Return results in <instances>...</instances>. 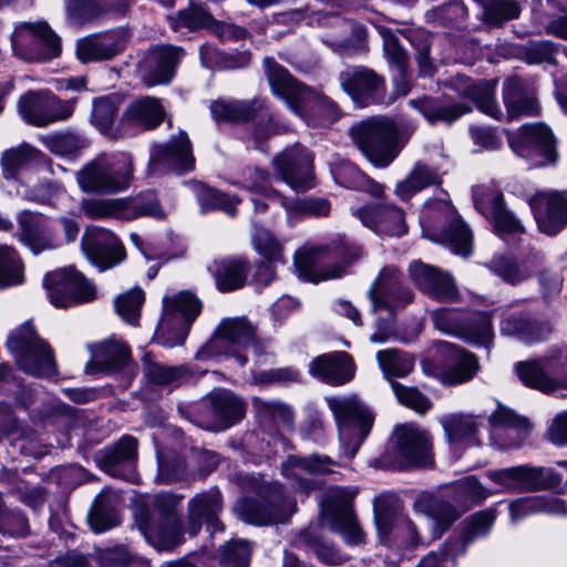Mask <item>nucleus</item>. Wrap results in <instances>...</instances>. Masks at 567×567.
<instances>
[{"instance_id": "obj_40", "label": "nucleus", "mask_w": 567, "mask_h": 567, "mask_svg": "<svg viewBox=\"0 0 567 567\" xmlns=\"http://www.w3.org/2000/svg\"><path fill=\"white\" fill-rule=\"evenodd\" d=\"M121 199V219L133 220L141 217H151L156 220L166 219L157 195L152 190L141 192L135 196Z\"/></svg>"}, {"instance_id": "obj_17", "label": "nucleus", "mask_w": 567, "mask_h": 567, "mask_svg": "<svg viewBox=\"0 0 567 567\" xmlns=\"http://www.w3.org/2000/svg\"><path fill=\"white\" fill-rule=\"evenodd\" d=\"M296 502L285 495L279 484L269 486L267 505H257L250 501L240 504L244 518L257 525L285 523L296 512Z\"/></svg>"}, {"instance_id": "obj_9", "label": "nucleus", "mask_w": 567, "mask_h": 567, "mask_svg": "<svg viewBox=\"0 0 567 567\" xmlns=\"http://www.w3.org/2000/svg\"><path fill=\"white\" fill-rule=\"evenodd\" d=\"M11 41L13 52L25 61L51 60L61 52L59 37L44 21L20 24Z\"/></svg>"}, {"instance_id": "obj_5", "label": "nucleus", "mask_w": 567, "mask_h": 567, "mask_svg": "<svg viewBox=\"0 0 567 567\" xmlns=\"http://www.w3.org/2000/svg\"><path fill=\"white\" fill-rule=\"evenodd\" d=\"M7 348L19 368L29 374L43 378L53 375L56 371L51 347L35 333L30 322L10 332Z\"/></svg>"}, {"instance_id": "obj_46", "label": "nucleus", "mask_w": 567, "mask_h": 567, "mask_svg": "<svg viewBox=\"0 0 567 567\" xmlns=\"http://www.w3.org/2000/svg\"><path fill=\"white\" fill-rule=\"evenodd\" d=\"M137 441L133 436H123L115 444L103 449L97 462L100 466L112 475H118L117 466L125 462H132L136 458Z\"/></svg>"}, {"instance_id": "obj_32", "label": "nucleus", "mask_w": 567, "mask_h": 567, "mask_svg": "<svg viewBox=\"0 0 567 567\" xmlns=\"http://www.w3.org/2000/svg\"><path fill=\"white\" fill-rule=\"evenodd\" d=\"M154 502L162 512V517L153 537L156 538V546L159 549H171L182 542L181 523L174 511L179 499L172 494H158Z\"/></svg>"}, {"instance_id": "obj_48", "label": "nucleus", "mask_w": 567, "mask_h": 567, "mask_svg": "<svg viewBox=\"0 0 567 567\" xmlns=\"http://www.w3.org/2000/svg\"><path fill=\"white\" fill-rule=\"evenodd\" d=\"M447 347L455 362L443 372V382L447 385H456L472 380L478 370L476 357L464 349L451 344Z\"/></svg>"}, {"instance_id": "obj_24", "label": "nucleus", "mask_w": 567, "mask_h": 567, "mask_svg": "<svg viewBox=\"0 0 567 567\" xmlns=\"http://www.w3.org/2000/svg\"><path fill=\"white\" fill-rule=\"evenodd\" d=\"M123 42L122 30L93 33L76 41L75 55L82 63L107 61L123 50Z\"/></svg>"}, {"instance_id": "obj_63", "label": "nucleus", "mask_w": 567, "mask_h": 567, "mask_svg": "<svg viewBox=\"0 0 567 567\" xmlns=\"http://www.w3.org/2000/svg\"><path fill=\"white\" fill-rule=\"evenodd\" d=\"M392 390L399 402L417 413H425L432 408V402L416 388L405 386L399 382H391Z\"/></svg>"}, {"instance_id": "obj_50", "label": "nucleus", "mask_w": 567, "mask_h": 567, "mask_svg": "<svg viewBox=\"0 0 567 567\" xmlns=\"http://www.w3.org/2000/svg\"><path fill=\"white\" fill-rule=\"evenodd\" d=\"M214 276L220 291H233L244 286L247 264L239 259H224L215 264Z\"/></svg>"}, {"instance_id": "obj_29", "label": "nucleus", "mask_w": 567, "mask_h": 567, "mask_svg": "<svg viewBox=\"0 0 567 567\" xmlns=\"http://www.w3.org/2000/svg\"><path fill=\"white\" fill-rule=\"evenodd\" d=\"M374 520L380 540L384 544L390 542L392 534L394 538L406 534L409 545L429 540L424 535L419 537L416 526L409 518L395 517L393 509L383 502L377 501L374 504Z\"/></svg>"}, {"instance_id": "obj_6", "label": "nucleus", "mask_w": 567, "mask_h": 567, "mask_svg": "<svg viewBox=\"0 0 567 567\" xmlns=\"http://www.w3.org/2000/svg\"><path fill=\"white\" fill-rule=\"evenodd\" d=\"M202 308V301L188 290L164 297L162 318L157 326V337L162 339L163 344H182Z\"/></svg>"}, {"instance_id": "obj_7", "label": "nucleus", "mask_w": 567, "mask_h": 567, "mask_svg": "<svg viewBox=\"0 0 567 567\" xmlns=\"http://www.w3.org/2000/svg\"><path fill=\"white\" fill-rule=\"evenodd\" d=\"M246 349H251L256 355L260 353L256 328L245 318L224 319L197 357L233 354L244 365L247 357L240 351Z\"/></svg>"}, {"instance_id": "obj_61", "label": "nucleus", "mask_w": 567, "mask_h": 567, "mask_svg": "<svg viewBox=\"0 0 567 567\" xmlns=\"http://www.w3.org/2000/svg\"><path fill=\"white\" fill-rule=\"evenodd\" d=\"M217 22L212 14L197 4H190L188 8L181 10L172 22L174 29L186 28L189 30L214 28Z\"/></svg>"}, {"instance_id": "obj_53", "label": "nucleus", "mask_w": 567, "mask_h": 567, "mask_svg": "<svg viewBox=\"0 0 567 567\" xmlns=\"http://www.w3.org/2000/svg\"><path fill=\"white\" fill-rule=\"evenodd\" d=\"M114 501L115 497L110 494L96 496L87 515L89 524L95 533H103L118 524Z\"/></svg>"}, {"instance_id": "obj_54", "label": "nucleus", "mask_w": 567, "mask_h": 567, "mask_svg": "<svg viewBox=\"0 0 567 567\" xmlns=\"http://www.w3.org/2000/svg\"><path fill=\"white\" fill-rule=\"evenodd\" d=\"M377 360L386 379L404 378L414 368V359L396 349H386L377 353Z\"/></svg>"}, {"instance_id": "obj_55", "label": "nucleus", "mask_w": 567, "mask_h": 567, "mask_svg": "<svg viewBox=\"0 0 567 567\" xmlns=\"http://www.w3.org/2000/svg\"><path fill=\"white\" fill-rule=\"evenodd\" d=\"M460 517L456 508L443 501H434L429 507L425 517L426 527L432 529V535L429 539H436Z\"/></svg>"}, {"instance_id": "obj_41", "label": "nucleus", "mask_w": 567, "mask_h": 567, "mask_svg": "<svg viewBox=\"0 0 567 567\" xmlns=\"http://www.w3.org/2000/svg\"><path fill=\"white\" fill-rule=\"evenodd\" d=\"M409 105L417 110L431 124L436 122L452 123L472 111L470 106L464 104H446L442 99L430 96L410 100Z\"/></svg>"}, {"instance_id": "obj_18", "label": "nucleus", "mask_w": 567, "mask_h": 567, "mask_svg": "<svg viewBox=\"0 0 567 567\" xmlns=\"http://www.w3.org/2000/svg\"><path fill=\"white\" fill-rule=\"evenodd\" d=\"M435 328L444 333L460 336L462 338L487 344L493 337V326L489 313H481L476 320L464 326L460 320V313L454 309L441 308L431 313Z\"/></svg>"}, {"instance_id": "obj_60", "label": "nucleus", "mask_w": 567, "mask_h": 567, "mask_svg": "<svg viewBox=\"0 0 567 567\" xmlns=\"http://www.w3.org/2000/svg\"><path fill=\"white\" fill-rule=\"evenodd\" d=\"M144 300V291L140 288H133L115 299L116 312L125 322L137 326Z\"/></svg>"}, {"instance_id": "obj_39", "label": "nucleus", "mask_w": 567, "mask_h": 567, "mask_svg": "<svg viewBox=\"0 0 567 567\" xmlns=\"http://www.w3.org/2000/svg\"><path fill=\"white\" fill-rule=\"evenodd\" d=\"M207 399L214 420L223 427H229L245 416V403L229 390H214L208 394Z\"/></svg>"}, {"instance_id": "obj_26", "label": "nucleus", "mask_w": 567, "mask_h": 567, "mask_svg": "<svg viewBox=\"0 0 567 567\" xmlns=\"http://www.w3.org/2000/svg\"><path fill=\"white\" fill-rule=\"evenodd\" d=\"M309 371L328 384L342 385L354 378L355 365L349 353L337 351L317 357Z\"/></svg>"}, {"instance_id": "obj_1", "label": "nucleus", "mask_w": 567, "mask_h": 567, "mask_svg": "<svg viewBox=\"0 0 567 567\" xmlns=\"http://www.w3.org/2000/svg\"><path fill=\"white\" fill-rule=\"evenodd\" d=\"M415 132L412 123L398 124L388 116H373L350 127L349 134L375 167H388Z\"/></svg>"}, {"instance_id": "obj_49", "label": "nucleus", "mask_w": 567, "mask_h": 567, "mask_svg": "<svg viewBox=\"0 0 567 567\" xmlns=\"http://www.w3.org/2000/svg\"><path fill=\"white\" fill-rule=\"evenodd\" d=\"M493 434L506 430L515 432V443H523L529 434L530 423L527 419L517 415L513 410L497 403L496 410L488 417Z\"/></svg>"}, {"instance_id": "obj_12", "label": "nucleus", "mask_w": 567, "mask_h": 567, "mask_svg": "<svg viewBox=\"0 0 567 567\" xmlns=\"http://www.w3.org/2000/svg\"><path fill=\"white\" fill-rule=\"evenodd\" d=\"M44 286L51 303L56 308H69L95 298V289L73 267L48 274Z\"/></svg>"}, {"instance_id": "obj_33", "label": "nucleus", "mask_w": 567, "mask_h": 567, "mask_svg": "<svg viewBox=\"0 0 567 567\" xmlns=\"http://www.w3.org/2000/svg\"><path fill=\"white\" fill-rule=\"evenodd\" d=\"M282 179L297 190L312 186V158L309 154L282 153L274 158Z\"/></svg>"}, {"instance_id": "obj_25", "label": "nucleus", "mask_w": 567, "mask_h": 567, "mask_svg": "<svg viewBox=\"0 0 567 567\" xmlns=\"http://www.w3.org/2000/svg\"><path fill=\"white\" fill-rule=\"evenodd\" d=\"M17 221L19 240L34 254L58 247L56 238L42 214L23 210L18 215Z\"/></svg>"}, {"instance_id": "obj_35", "label": "nucleus", "mask_w": 567, "mask_h": 567, "mask_svg": "<svg viewBox=\"0 0 567 567\" xmlns=\"http://www.w3.org/2000/svg\"><path fill=\"white\" fill-rule=\"evenodd\" d=\"M439 423L449 444H478L476 435L483 424L482 416L462 412L445 413L439 417Z\"/></svg>"}, {"instance_id": "obj_23", "label": "nucleus", "mask_w": 567, "mask_h": 567, "mask_svg": "<svg viewBox=\"0 0 567 567\" xmlns=\"http://www.w3.org/2000/svg\"><path fill=\"white\" fill-rule=\"evenodd\" d=\"M195 158L192 154L190 141L185 132H179L165 144L156 145L152 150L150 166L153 171L163 167L179 172L192 171Z\"/></svg>"}, {"instance_id": "obj_20", "label": "nucleus", "mask_w": 567, "mask_h": 567, "mask_svg": "<svg viewBox=\"0 0 567 567\" xmlns=\"http://www.w3.org/2000/svg\"><path fill=\"white\" fill-rule=\"evenodd\" d=\"M340 84L353 102L360 106L380 102L384 80L365 66H351L340 73Z\"/></svg>"}, {"instance_id": "obj_21", "label": "nucleus", "mask_w": 567, "mask_h": 567, "mask_svg": "<svg viewBox=\"0 0 567 567\" xmlns=\"http://www.w3.org/2000/svg\"><path fill=\"white\" fill-rule=\"evenodd\" d=\"M410 276L415 286L431 298L440 301L458 300L460 293L451 274L421 261H413Z\"/></svg>"}, {"instance_id": "obj_42", "label": "nucleus", "mask_w": 567, "mask_h": 567, "mask_svg": "<svg viewBox=\"0 0 567 567\" xmlns=\"http://www.w3.org/2000/svg\"><path fill=\"white\" fill-rule=\"evenodd\" d=\"M455 84L458 86L460 93L473 100L480 111L493 118H501L502 111L494 99L495 82L481 81L473 83L465 76H457Z\"/></svg>"}, {"instance_id": "obj_44", "label": "nucleus", "mask_w": 567, "mask_h": 567, "mask_svg": "<svg viewBox=\"0 0 567 567\" xmlns=\"http://www.w3.org/2000/svg\"><path fill=\"white\" fill-rule=\"evenodd\" d=\"M441 176L436 168L422 162H416L406 177L395 185V195L401 200H409L422 189L441 184Z\"/></svg>"}, {"instance_id": "obj_3", "label": "nucleus", "mask_w": 567, "mask_h": 567, "mask_svg": "<svg viewBox=\"0 0 567 567\" xmlns=\"http://www.w3.org/2000/svg\"><path fill=\"white\" fill-rule=\"evenodd\" d=\"M266 75L274 95L286 101L292 112L300 116L308 113L326 111L329 118H334V105L327 97L301 85L287 69L278 64L272 58H265Z\"/></svg>"}, {"instance_id": "obj_57", "label": "nucleus", "mask_w": 567, "mask_h": 567, "mask_svg": "<svg viewBox=\"0 0 567 567\" xmlns=\"http://www.w3.org/2000/svg\"><path fill=\"white\" fill-rule=\"evenodd\" d=\"M23 279V264L17 250L0 246V287L19 285Z\"/></svg>"}, {"instance_id": "obj_31", "label": "nucleus", "mask_w": 567, "mask_h": 567, "mask_svg": "<svg viewBox=\"0 0 567 567\" xmlns=\"http://www.w3.org/2000/svg\"><path fill=\"white\" fill-rule=\"evenodd\" d=\"M333 464L330 457L323 455L313 454L308 457L290 455L281 464V472L286 477L296 481L298 488L307 494L315 488V482L303 475L329 473Z\"/></svg>"}, {"instance_id": "obj_27", "label": "nucleus", "mask_w": 567, "mask_h": 567, "mask_svg": "<svg viewBox=\"0 0 567 567\" xmlns=\"http://www.w3.org/2000/svg\"><path fill=\"white\" fill-rule=\"evenodd\" d=\"M223 508L221 495L218 489H209L195 495L188 502L189 534L195 536L203 524L220 529L219 514Z\"/></svg>"}, {"instance_id": "obj_2", "label": "nucleus", "mask_w": 567, "mask_h": 567, "mask_svg": "<svg viewBox=\"0 0 567 567\" xmlns=\"http://www.w3.org/2000/svg\"><path fill=\"white\" fill-rule=\"evenodd\" d=\"M133 171L130 154H102L76 172V182L84 193L115 194L128 188Z\"/></svg>"}, {"instance_id": "obj_14", "label": "nucleus", "mask_w": 567, "mask_h": 567, "mask_svg": "<svg viewBox=\"0 0 567 567\" xmlns=\"http://www.w3.org/2000/svg\"><path fill=\"white\" fill-rule=\"evenodd\" d=\"M74 104V100L62 101L45 92L28 93L19 101V112L28 123L45 126L68 120L73 113Z\"/></svg>"}, {"instance_id": "obj_37", "label": "nucleus", "mask_w": 567, "mask_h": 567, "mask_svg": "<svg viewBox=\"0 0 567 567\" xmlns=\"http://www.w3.org/2000/svg\"><path fill=\"white\" fill-rule=\"evenodd\" d=\"M553 331L548 321L530 318L526 313H513L501 322V332L517 338L523 342H535L547 338Z\"/></svg>"}, {"instance_id": "obj_15", "label": "nucleus", "mask_w": 567, "mask_h": 567, "mask_svg": "<svg viewBox=\"0 0 567 567\" xmlns=\"http://www.w3.org/2000/svg\"><path fill=\"white\" fill-rule=\"evenodd\" d=\"M475 208L489 219L498 234L523 233L522 223L506 207L503 194L488 185L473 188Z\"/></svg>"}, {"instance_id": "obj_36", "label": "nucleus", "mask_w": 567, "mask_h": 567, "mask_svg": "<svg viewBox=\"0 0 567 567\" xmlns=\"http://www.w3.org/2000/svg\"><path fill=\"white\" fill-rule=\"evenodd\" d=\"M165 117L161 101L146 96L133 101L127 105L121 117V125H132L143 130L157 127Z\"/></svg>"}, {"instance_id": "obj_28", "label": "nucleus", "mask_w": 567, "mask_h": 567, "mask_svg": "<svg viewBox=\"0 0 567 567\" xmlns=\"http://www.w3.org/2000/svg\"><path fill=\"white\" fill-rule=\"evenodd\" d=\"M358 217L380 235L402 236L406 233L404 213L394 205L365 206L358 209Z\"/></svg>"}, {"instance_id": "obj_56", "label": "nucleus", "mask_w": 567, "mask_h": 567, "mask_svg": "<svg viewBox=\"0 0 567 567\" xmlns=\"http://www.w3.org/2000/svg\"><path fill=\"white\" fill-rule=\"evenodd\" d=\"M130 359V351L118 341H106L94 352V362L101 370H120Z\"/></svg>"}, {"instance_id": "obj_10", "label": "nucleus", "mask_w": 567, "mask_h": 567, "mask_svg": "<svg viewBox=\"0 0 567 567\" xmlns=\"http://www.w3.org/2000/svg\"><path fill=\"white\" fill-rule=\"evenodd\" d=\"M487 477L508 492H537L558 487L561 476L550 467L517 465L487 473Z\"/></svg>"}, {"instance_id": "obj_19", "label": "nucleus", "mask_w": 567, "mask_h": 567, "mask_svg": "<svg viewBox=\"0 0 567 567\" xmlns=\"http://www.w3.org/2000/svg\"><path fill=\"white\" fill-rule=\"evenodd\" d=\"M81 247L89 260L101 269L114 267L125 258V250L118 238L104 228L85 230Z\"/></svg>"}, {"instance_id": "obj_38", "label": "nucleus", "mask_w": 567, "mask_h": 567, "mask_svg": "<svg viewBox=\"0 0 567 567\" xmlns=\"http://www.w3.org/2000/svg\"><path fill=\"white\" fill-rule=\"evenodd\" d=\"M503 100L509 120L523 115L534 116L539 113V105L534 93L516 78L508 79L505 82Z\"/></svg>"}, {"instance_id": "obj_30", "label": "nucleus", "mask_w": 567, "mask_h": 567, "mask_svg": "<svg viewBox=\"0 0 567 567\" xmlns=\"http://www.w3.org/2000/svg\"><path fill=\"white\" fill-rule=\"evenodd\" d=\"M395 452L409 464L423 465L427 462L431 441L427 432L413 425H401L395 430Z\"/></svg>"}, {"instance_id": "obj_47", "label": "nucleus", "mask_w": 567, "mask_h": 567, "mask_svg": "<svg viewBox=\"0 0 567 567\" xmlns=\"http://www.w3.org/2000/svg\"><path fill=\"white\" fill-rule=\"evenodd\" d=\"M118 111V101L114 96L96 97L92 102L91 123L103 135L116 140L122 136L120 130L114 127Z\"/></svg>"}, {"instance_id": "obj_11", "label": "nucleus", "mask_w": 567, "mask_h": 567, "mask_svg": "<svg viewBox=\"0 0 567 567\" xmlns=\"http://www.w3.org/2000/svg\"><path fill=\"white\" fill-rule=\"evenodd\" d=\"M355 493L348 488L331 487L322 501V517L330 527L340 533L348 544L363 542L364 534L359 527L352 511V498Z\"/></svg>"}, {"instance_id": "obj_34", "label": "nucleus", "mask_w": 567, "mask_h": 567, "mask_svg": "<svg viewBox=\"0 0 567 567\" xmlns=\"http://www.w3.org/2000/svg\"><path fill=\"white\" fill-rule=\"evenodd\" d=\"M326 247H303L295 255V267L303 280L317 284L323 280L337 279L344 274V267L336 265L332 268L319 270L317 265L323 259Z\"/></svg>"}, {"instance_id": "obj_22", "label": "nucleus", "mask_w": 567, "mask_h": 567, "mask_svg": "<svg viewBox=\"0 0 567 567\" xmlns=\"http://www.w3.org/2000/svg\"><path fill=\"white\" fill-rule=\"evenodd\" d=\"M528 203L543 233L555 235L567 224L566 193H537Z\"/></svg>"}, {"instance_id": "obj_52", "label": "nucleus", "mask_w": 567, "mask_h": 567, "mask_svg": "<svg viewBox=\"0 0 567 567\" xmlns=\"http://www.w3.org/2000/svg\"><path fill=\"white\" fill-rule=\"evenodd\" d=\"M193 190L202 210L220 209L229 216H234L237 210L239 199L231 198L228 195L210 188L200 182H192Z\"/></svg>"}, {"instance_id": "obj_59", "label": "nucleus", "mask_w": 567, "mask_h": 567, "mask_svg": "<svg viewBox=\"0 0 567 567\" xmlns=\"http://www.w3.org/2000/svg\"><path fill=\"white\" fill-rule=\"evenodd\" d=\"M39 152L28 144L6 151L1 156L3 176L14 178L18 172L34 161Z\"/></svg>"}, {"instance_id": "obj_4", "label": "nucleus", "mask_w": 567, "mask_h": 567, "mask_svg": "<svg viewBox=\"0 0 567 567\" xmlns=\"http://www.w3.org/2000/svg\"><path fill=\"white\" fill-rule=\"evenodd\" d=\"M327 404L338 426L342 453L351 458L369 435L373 414L357 395L327 398Z\"/></svg>"}, {"instance_id": "obj_51", "label": "nucleus", "mask_w": 567, "mask_h": 567, "mask_svg": "<svg viewBox=\"0 0 567 567\" xmlns=\"http://www.w3.org/2000/svg\"><path fill=\"white\" fill-rule=\"evenodd\" d=\"M251 243L257 254L266 261L285 264L282 243L262 225L254 223Z\"/></svg>"}, {"instance_id": "obj_45", "label": "nucleus", "mask_w": 567, "mask_h": 567, "mask_svg": "<svg viewBox=\"0 0 567 567\" xmlns=\"http://www.w3.org/2000/svg\"><path fill=\"white\" fill-rule=\"evenodd\" d=\"M265 109L264 101L259 99L250 101H216L210 105L213 116L217 121H225L230 123L247 122L254 118L258 113Z\"/></svg>"}, {"instance_id": "obj_62", "label": "nucleus", "mask_w": 567, "mask_h": 567, "mask_svg": "<svg viewBox=\"0 0 567 567\" xmlns=\"http://www.w3.org/2000/svg\"><path fill=\"white\" fill-rule=\"evenodd\" d=\"M444 237L455 254L468 256L472 252V231L461 218L451 220Z\"/></svg>"}, {"instance_id": "obj_8", "label": "nucleus", "mask_w": 567, "mask_h": 567, "mask_svg": "<svg viewBox=\"0 0 567 567\" xmlns=\"http://www.w3.org/2000/svg\"><path fill=\"white\" fill-rule=\"evenodd\" d=\"M515 371L526 386L546 394L567 395V355L563 351L520 361L516 363Z\"/></svg>"}, {"instance_id": "obj_16", "label": "nucleus", "mask_w": 567, "mask_h": 567, "mask_svg": "<svg viewBox=\"0 0 567 567\" xmlns=\"http://www.w3.org/2000/svg\"><path fill=\"white\" fill-rule=\"evenodd\" d=\"M183 56L184 50L179 47L166 44L150 49L140 65L143 83L147 86L169 83Z\"/></svg>"}, {"instance_id": "obj_43", "label": "nucleus", "mask_w": 567, "mask_h": 567, "mask_svg": "<svg viewBox=\"0 0 567 567\" xmlns=\"http://www.w3.org/2000/svg\"><path fill=\"white\" fill-rule=\"evenodd\" d=\"M519 136L522 142L532 144L536 147L540 159L535 162V165L554 164L557 159L555 137L543 123L525 124L519 128Z\"/></svg>"}, {"instance_id": "obj_64", "label": "nucleus", "mask_w": 567, "mask_h": 567, "mask_svg": "<svg viewBox=\"0 0 567 567\" xmlns=\"http://www.w3.org/2000/svg\"><path fill=\"white\" fill-rule=\"evenodd\" d=\"M252 408L261 417L279 420L286 424H290L293 420L291 409L278 400H265L262 398L255 396L252 399Z\"/></svg>"}, {"instance_id": "obj_58", "label": "nucleus", "mask_w": 567, "mask_h": 567, "mask_svg": "<svg viewBox=\"0 0 567 567\" xmlns=\"http://www.w3.org/2000/svg\"><path fill=\"white\" fill-rule=\"evenodd\" d=\"M65 9L68 22L74 27L90 23L104 13L97 0H65Z\"/></svg>"}, {"instance_id": "obj_13", "label": "nucleus", "mask_w": 567, "mask_h": 567, "mask_svg": "<svg viewBox=\"0 0 567 567\" xmlns=\"http://www.w3.org/2000/svg\"><path fill=\"white\" fill-rule=\"evenodd\" d=\"M368 298L373 311L383 309L393 313L413 300V292L402 285L398 268L385 266L371 284Z\"/></svg>"}]
</instances>
